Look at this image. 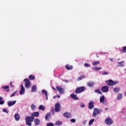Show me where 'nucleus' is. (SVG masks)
Masks as SVG:
<instances>
[{
	"instance_id": "57",
	"label": "nucleus",
	"mask_w": 126,
	"mask_h": 126,
	"mask_svg": "<svg viewBox=\"0 0 126 126\" xmlns=\"http://www.w3.org/2000/svg\"><path fill=\"white\" fill-rule=\"evenodd\" d=\"M66 82H68V81H65Z\"/></svg>"
},
{
	"instance_id": "37",
	"label": "nucleus",
	"mask_w": 126,
	"mask_h": 126,
	"mask_svg": "<svg viewBox=\"0 0 126 126\" xmlns=\"http://www.w3.org/2000/svg\"><path fill=\"white\" fill-rule=\"evenodd\" d=\"M84 66L85 67H90V64H89V63H85V64H84Z\"/></svg>"
},
{
	"instance_id": "51",
	"label": "nucleus",
	"mask_w": 126,
	"mask_h": 126,
	"mask_svg": "<svg viewBox=\"0 0 126 126\" xmlns=\"http://www.w3.org/2000/svg\"><path fill=\"white\" fill-rule=\"evenodd\" d=\"M81 79H82L81 78V77L78 78V81L81 80Z\"/></svg>"
},
{
	"instance_id": "8",
	"label": "nucleus",
	"mask_w": 126,
	"mask_h": 126,
	"mask_svg": "<svg viewBox=\"0 0 126 126\" xmlns=\"http://www.w3.org/2000/svg\"><path fill=\"white\" fill-rule=\"evenodd\" d=\"M85 90V87H81L80 88H78L75 90V93H81V92H83Z\"/></svg>"
},
{
	"instance_id": "9",
	"label": "nucleus",
	"mask_w": 126,
	"mask_h": 126,
	"mask_svg": "<svg viewBox=\"0 0 126 126\" xmlns=\"http://www.w3.org/2000/svg\"><path fill=\"white\" fill-rule=\"evenodd\" d=\"M55 110L57 113L60 112L61 110V104L60 103L58 102L55 105Z\"/></svg>"
},
{
	"instance_id": "17",
	"label": "nucleus",
	"mask_w": 126,
	"mask_h": 126,
	"mask_svg": "<svg viewBox=\"0 0 126 126\" xmlns=\"http://www.w3.org/2000/svg\"><path fill=\"white\" fill-rule=\"evenodd\" d=\"M34 122L35 126H39V125H40V120L38 119H35L34 120Z\"/></svg>"
},
{
	"instance_id": "34",
	"label": "nucleus",
	"mask_w": 126,
	"mask_h": 126,
	"mask_svg": "<svg viewBox=\"0 0 126 126\" xmlns=\"http://www.w3.org/2000/svg\"><path fill=\"white\" fill-rule=\"evenodd\" d=\"M100 64V62H99V61L93 63V65H98V64Z\"/></svg>"
},
{
	"instance_id": "28",
	"label": "nucleus",
	"mask_w": 126,
	"mask_h": 126,
	"mask_svg": "<svg viewBox=\"0 0 126 126\" xmlns=\"http://www.w3.org/2000/svg\"><path fill=\"white\" fill-rule=\"evenodd\" d=\"M39 110H42V111H45V106L42 105H40L38 107Z\"/></svg>"
},
{
	"instance_id": "16",
	"label": "nucleus",
	"mask_w": 126,
	"mask_h": 126,
	"mask_svg": "<svg viewBox=\"0 0 126 126\" xmlns=\"http://www.w3.org/2000/svg\"><path fill=\"white\" fill-rule=\"evenodd\" d=\"M63 116L64 117H65V118H67V119L71 118V114H70V113L65 112L63 114Z\"/></svg>"
},
{
	"instance_id": "5",
	"label": "nucleus",
	"mask_w": 126,
	"mask_h": 126,
	"mask_svg": "<svg viewBox=\"0 0 126 126\" xmlns=\"http://www.w3.org/2000/svg\"><path fill=\"white\" fill-rule=\"evenodd\" d=\"M24 81L25 82V86L26 88H29V87H31V83L28 79H24Z\"/></svg>"
},
{
	"instance_id": "31",
	"label": "nucleus",
	"mask_w": 126,
	"mask_h": 126,
	"mask_svg": "<svg viewBox=\"0 0 126 126\" xmlns=\"http://www.w3.org/2000/svg\"><path fill=\"white\" fill-rule=\"evenodd\" d=\"M92 69H93L94 70H100V69H102V68L99 67H94L92 68Z\"/></svg>"
},
{
	"instance_id": "56",
	"label": "nucleus",
	"mask_w": 126,
	"mask_h": 126,
	"mask_svg": "<svg viewBox=\"0 0 126 126\" xmlns=\"http://www.w3.org/2000/svg\"><path fill=\"white\" fill-rule=\"evenodd\" d=\"M108 108H106L105 109V111H107V110H108Z\"/></svg>"
},
{
	"instance_id": "44",
	"label": "nucleus",
	"mask_w": 126,
	"mask_h": 126,
	"mask_svg": "<svg viewBox=\"0 0 126 126\" xmlns=\"http://www.w3.org/2000/svg\"><path fill=\"white\" fill-rule=\"evenodd\" d=\"M71 123H75V119H73L70 120Z\"/></svg>"
},
{
	"instance_id": "19",
	"label": "nucleus",
	"mask_w": 126,
	"mask_h": 126,
	"mask_svg": "<svg viewBox=\"0 0 126 126\" xmlns=\"http://www.w3.org/2000/svg\"><path fill=\"white\" fill-rule=\"evenodd\" d=\"M94 84L95 83H94V82H89L87 83V85L88 86H89V87H93Z\"/></svg>"
},
{
	"instance_id": "33",
	"label": "nucleus",
	"mask_w": 126,
	"mask_h": 126,
	"mask_svg": "<svg viewBox=\"0 0 126 126\" xmlns=\"http://www.w3.org/2000/svg\"><path fill=\"white\" fill-rule=\"evenodd\" d=\"M95 93H97L98 94H100V95H101L102 92H101V91L99 90H96L94 91Z\"/></svg>"
},
{
	"instance_id": "48",
	"label": "nucleus",
	"mask_w": 126,
	"mask_h": 126,
	"mask_svg": "<svg viewBox=\"0 0 126 126\" xmlns=\"http://www.w3.org/2000/svg\"><path fill=\"white\" fill-rule=\"evenodd\" d=\"M10 85L11 87H13V85H12V82H11L10 83Z\"/></svg>"
},
{
	"instance_id": "32",
	"label": "nucleus",
	"mask_w": 126,
	"mask_h": 126,
	"mask_svg": "<svg viewBox=\"0 0 126 126\" xmlns=\"http://www.w3.org/2000/svg\"><path fill=\"white\" fill-rule=\"evenodd\" d=\"M94 121H95V119H94L91 120L89 121V126H91V125H92V124H93V123H94Z\"/></svg>"
},
{
	"instance_id": "3",
	"label": "nucleus",
	"mask_w": 126,
	"mask_h": 126,
	"mask_svg": "<svg viewBox=\"0 0 126 126\" xmlns=\"http://www.w3.org/2000/svg\"><path fill=\"white\" fill-rule=\"evenodd\" d=\"M106 83L109 86H113L114 85H116V84H118L119 83V81H114L112 80H110L109 81H106Z\"/></svg>"
},
{
	"instance_id": "23",
	"label": "nucleus",
	"mask_w": 126,
	"mask_h": 126,
	"mask_svg": "<svg viewBox=\"0 0 126 126\" xmlns=\"http://www.w3.org/2000/svg\"><path fill=\"white\" fill-rule=\"evenodd\" d=\"M31 110H32V111L36 110V105H35V104L33 103L31 105Z\"/></svg>"
},
{
	"instance_id": "54",
	"label": "nucleus",
	"mask_w": 126,
	"mask_h": 126,
	"mask_svg": "<svg viewBox=\"0 0 126 126\" xmlns=\"http://www.w3.org/2000/svg\"><path fill=\"white\" fill-rule=\"evenodd\" d=\"M110 60L111 61V62H113V59H110Z\"/></svg>"
},
{
	"instance_id": "21",
	"label": "nucleus",
	"mask_w": 126,
	"mask_h": 126,
	"mask_svg": "<svg viewBox=\"0 0 126 126\" xmlns=\"http://www.w3.org/2000/svg\"><path fill=\"white\" fill-rule=\"evenodd\" d=\"M71 98H72L73 100H78V97L74 94H71Z\"/></svg>"
},
{
	"instance_id": "30",
	"label": "nucleus",
	"mask_w": 126,
	"mask_h": 126,
	"mask_svg": "<svg viewBox=\"0 0 126 126\" xmlns=\"http://www.w3.org/2000/svg\"><path fill=\"white\" fill-rule=\"evenodd\" d=\"M55 125V126H62V125H63V122L61 121H57Z\"/></svg>"
},
{
	"instance_id": "10",
	"label": "nucleus",
	"mask_w": 126,
	"mask_h": 126,
	"mask_svg": "<svg viewBox=\"0 0 126 126\" xmlns=\"http://www.w3.org/2000/svg\"><path fill=\"white\" fill-rule=\"evenodd\" d=\"M20 95H24L25 94V88L23 87V85H21V90L19 92Z\"/></svg>"
},
{
	"instance_id": "43",
	"label": "nucleus",
	"mask_w": 126,
	"mask_h": 126,
	"mask_svg": "<svg viewBox=\"0 0 126 126\" xmlns=\"http://www.w3.org/2000/svg\"><path fill=\"white\" fill-rule=\"evenodd\" d=\"M4 104V101L0 100V105H3Z\"/></svg>"
},
{
	"instance_id": "7",
	"label": "nucleus",
	"mask_w": 126,
	"mask_h": 126,
	"mask_svg": "<svg viewBox=\"0 0 126 126\" xmlns=\"http://www.w3.org/2000/svg\"><path fill=\"white\" fill-rule=\"evenodd\" d=\"M101 91H102V92H103V93H106L107 92H109V87L107 86H103L101 88Z\"/></svg>"
},
{
	"instance_id": "35",
	"label": "nucleus",
	"mask_w": 126,
	"mask_h": 126,
	"mask_svg": "<svg viewBox=\"0 0 126 126\" xmlns=\"http://www.w3.org/2000/svg\"><path fill=\"white\" fill-rule=\"evenodd\" d=\"M2 89H6L7 91H9V89H8V88H9V87H8V86H3L2 87Z\"/></svg>"
},
{
	"instance_id": "39",
	"label": "nucleus",
	"mask_w": 126,
	"mask_h": 126,
	"mask_svg": "<svg viewBox=\"0 0 126 126\" xmlns=\"http://www.w3.org/2000/svg\"><path fill=\"white\" fill-rule=\"evenodd\" d=\"M46 126H54V124L52 123H47Z\"/></svg>"
},
{
	"instance_id": "13",
	"label": "nucleus",
	"mask_w": 126,
	"mask_h": 126,
	"mask_svg": "<svg viewBox=\"0 0 126 126\" xmlns=\"http://www.w3.org/2000/svg\"><path fill=\"white\" fill-rule=\"evenodd\" d=\"M39 112H34L32 113L31 116L32 118H36L37 117H39Z\"/></svg>"
},
{
	"instance_id": "25",
	"label": "nucleus",
	"mask_w": 126,
	"mask_h": 126,
	"mask_svg": "<svg viewBox=\"0 0 126 126\" xmlns=\"http://www.w3.org/2000/svg\"><path fill=\"white\" fill-rule=\"evenodd\" d=\"M29 78L30 80H34L35 79V76H34L33 75H30L29 76Z\"/></svg>"
},
{
	"instance_id": "6",
	"label": "nucleus",
	"mask_w": 126,
	"mask_h": 126,
	"mask_svg": "<svg viewBox=\"0 0 126 126\" xmlns=\"http://www.w3.org/2000/svg\"><path fill=\"white\" fill-rule=\"evenodd\" d=\"M56 89L60 94H63L64 93V89L62 87L57 86Z\"/></svg>"
},
{
	"instance_id": "49",
	"label": "nucleus",
	"mask_w": 126,
	"mask_h": 126,
	"mask_svg": "<svg viewBox=\"0 0 126 126\" xmlns=\"http://www.w3.org/2000/svg\"><path fill=\"white\" fill-rule=\"evenodd\" d=\"M86 123H87V121H84L83 122V124H84V125H86Z\"/></svg>"
},
{
	"instance_id": "45",
	"label": "nucleus",
	"mask_w": 126,
	"mask_h": 126,
	"mask_svg": "<svg viewBox=\"0 0 126 126\" xmlns=\"http://www.w3.org/2000/svg\"><path fill=\"white\" fill-rule=\"evenodd\" d=\"M45 98L46 101H48V94H46V95H45Z\"/></svg>"
},
{
	"instance_id": "20",
	"label": "nucleus",
	"mask_w": 126,
	"mask_h": 126,
	"mask_svg": "<svg viewBox=\"0 0 126 126\" xmlns=\"http://www.w3.org/2000/svg\"><path fill=\"white\" fill-rule=\"evenodd\" d=\"M37 91V86L33 85L32 87V92H36Z\"/></svg>"
},
{
	"instance_id": "38",
	"label": "nucleus",
	"mask_w": 126,
	"mask_h": 126,
	"mask_svg": "<svg viewBox=\"0 0 126 126\" xmlns=\"http://www.w3.org/2000/svg\"><path fill=\"white\" fill-rule=\"evenodd\" d=\"M2 112H3V113H6V114H8V110H6V109H3Z\"/></svg>"
},
{
	"instance_id": "15",
	"label": "nucleus",
	"mask_w": 126,
	"mask_h": 126,
	"mask_svg": "<svg viewBox=\"0 0 126 126\" xmlns=\"http://www.w3.org/2000/svg\"><path fill=\"white\" fill-rule=\"evenodd\" d=\"M16 103V101H8L7 102V105L8 107H11V106H13V105H15V103Z\"/></svg>"
},
{
	"instance_id": "2",
	"label": "nucleus",
	"mask_w": 126,
	"mask_h": 126,
	"mask_svg": "<svg viewBox=\"0 0 126 126\" xmlns=\"http://www.w3.org/2000/svg\"><path fill=\"white\" fill-rule=\"evenodd\" d=\"M102 112H103V110L102 109L94 108L93 113V117H94V118H96L97 115H99V114H100V113H102Z\"/></svg>"
},
{
	"instance_id": "1",
	"label": "nucleus",
	"mask_w": 126,
	"mask_h": 126,
	"mask_svg": "<svg viewBox=\"0 0 126 126\" xmlns=\"http://www.w3.org/2000/svg\"><path fill=\"white\" fill-rule=\"evenodd\" d=\"M34 121V118L32 116H27L26 117V124L27 126H32V122Z\"/></svg>"
},
{
	"instance_id": "58",
	"label": "nucleus",
	"mask_w": 126,
	"mask_h": 126,
	"mask_svg": "<svg viewBox=\"0 0 126 126\" xmlns=\"http://www.w3.org/2000/svg\"><path fill=\"white\" fill-rule=\"evenodd\" d=\"M125 95H126V92L125 93Z\"/></svg>"
},
{
	"instance_id": "26",
	"label": "nucleus",
	"mask_w": 126,
	"mask_h": 126,
	"mask_svg": "<svg viewBox=\"0 0 126 126\" xmlns=\"http://www.w3.org/2000/svg\"><path fill=\"white\" fill-rule=\"evenodd\" d=\"M41 93L42 95H47L48 94V93L47 92V91L45 90H42L41 91Z\"/></svg>"
},
{
	"instance_id": "18",
	"label": "nucleus",
	"mask_w": 126,
	"mask_h": 126,
	"mask_svg": "<svg viewBox=\"0 0 126 126\" xmlns=\"http://www.w3.org/2000/svg\"><path fill=\"white\" fill-rule=\"evenodd\" d=\"M113 91L114 93H119V92L121 91V88H120L119 87L114 88L113 89Z\"/></svg>"
},
{
	"instance_id": "24",
	"label": "nucleus",
	"mask_w": 126,
	"mask_h": 126,
	"mask_svg": "<svg viewBox=\"0 0 126 126\" xmlns=\"http://www.w3.org/2000/svg\"><path fill=\"white\" fill-rule=\"evenodd\" d=\"M65 68H66V69H67V70H70V69H72L73 68L72 65H66L65 66Z\"/></svg>"
},
{
	"instance_id": "47",
	"label": "nucleus",
	"mask_w": 126,
	"mask_h": 126,
	"mask_svg": "<svg viewBox=\"0 0 126 126\" xmlns=\"http://www.w3.org/2000/svg\"><path fill=\"white\" fill-rule=\"evenodd\" d=\"M126 112V109H124L123 110L121 111V113H125Z\"/></svg>"
},
{
	"instance_id": "55",
	"label": "nucleus",
	"mask_w": 126,
	"mask_h": 126,
	"mask_svg": "<svg viewBox=\"0 0 126 126\" xmlns=\"http://www.w3.org/2000/svg\"><path fill=\"white\" fill-rule=\"evenodd\" d=\"M53 89H54V90H56V88H53Z\"/></svg>"
},
{
	"instance_id": "40",
	"label": "nucleus",
	"mask_w": 126,
	"mask_h": 126,
	"mask_svg": "<svg viewBox=\"0 0 126 126\" xmlns=\"http://www.w3.org/2000/svg\"><path fill=\"white\" fill-rule=\"evenodd\" d=\"M16 93H17V91H16L15 92L13 93L11 95V97H14V96H15V94H16Z\"/></svg>"
},
{
	"instance_id": "46",
	"label": "nucleus",
	"mask_w": 126,
	"mask_h": 126,
	"mask_svg": "<svg viewBox=\"0 0 126 126\" xmlns=\"http://www.w3.org/2000/svg\"><path fill=\"white\" fill-rule=\"evenodd\" d=\"M80 77L82 79H83V78H85V76L84 75H81Z\"/></svg>"
},
{
	"instance_id": "52",
	"label": "nucleus",
	"mask_w": 126,
	"mask_h": 126,
	"mask_svg": "<svg viewBox=\"0 0 126 126\" xmlns=\"http://www.w3.org/2000/svg\"><path fill=\"white\" fill-rule=\"evenodd\" d=\"M56 97H57V95H55L53 96V99H56Z\"/></svg>"
},
{
	"instance_id": "27",
	"label": "nucleus",
	"mask_w": 126,
	"mask_h": 126,
	"mask_svg": "<svg viewBox=\"0 0 126 126\" xmlns=\"http://www.w3.org/2000/svg\"><path fill=\"white\" fill-rule=\"evenodd\" d=\"M124 62L125 61H122V62H119L118 63L119 65H118V66H122V67L125 66V64H122V63H124Z\"/></svg>"
},
{
	"instance_id": "4",
	"label": "nucleus",
	"mask_w": 126,
	"mask_h": 126,
	"mask_svg": "<svg viewBox=\"0 0 126 126\" xmlns=\"http://www.w3.org/2000/svg\"><path fill=\"white\" fill-rule=\"evenodd\" d=\"M114 121L110 117H107L105 120V123L108 126H111L113 124Z\"/></svg>"
},
{
	"instance_id": "36",
	"label": "nucleus",
	"mask_w": 126,
	"mask_h": 126,
	"mask_svg": "<svg viewBox=\"0 0 126 126\" xmlns=\"http://www.w3.org/2000/svg\"><path fill=\"white\" fill-rule=\"evenodd\" d=\"M120 52H123V53H126V46L123 47V49L120 50Z\"/></svg>"
},
{
	"instance_id": "12",
	"label": "nucleus",
	"mask_w": 126,
	"mask_h": 126,
	"mask_svg": "<svg viewBox=\"0 0 126 126\" xmlns=\"http://www.w3.org/2000/svg\"><path fill=\"white\" fill-rule=\"evenodd\" d=\"M99 101L100 103H101L102 104H105V95H101L100 97Z\"/></svg>"
},
{
	"instance_id": "11",
	"label": "nucleus",
	"mask_w": 126,
	"mask_h": 126,
	"mask_svg": "<svg viewBox=\"0 0 126 126\" xmlns=\"http://www.w3.org/2000/svg\"><path fill=\"white\" fill-rule=\"evenodd\" d=\"M94 104H95V102L93 101H90L89 102L88 108L90 110H92V109H93V108H94Z\"/></svg>"
},
{
	"instance_id": "50",
	"label": "nucleus",
	"mask_w": 126,
	"mask_h": 126,
	"mask_svg": "<svg viewBox=\"0 0 126 126\" xmlns=\"http://www.w3.org/2000/svg\"><path fill=\"white\" fill-rule=\"evenodd\" d=\"M56 97H57V98H61V95H56Z\"/></svg>"
},
{
	"instance_id": "42",
	"label": "nucleus",
	"mask_w": 126,
	"mask_h": 126,
	"mask_svg": "<svg viewBox=\"0 0 126 126\" xmlns=\"http://www.w3.org/2000/svg\"><path fill=\"white\" fill-rule=\"evenodd\" d=\"M109 73L108 72H105L102 73V75H108Z\"/></svg>"
},
{
	"instance_id": "41",
	"label": "nucleus",
	"mask_w": 126,
	"mask_h": 126,
	"mask_svg": "<svg viewBox=\"0 0 126 126\" xmlns=\"http://www.w3.org/2000/svg\"><path fill=\"white\" fill-rule=\"evenodd\" d=\"M80 107L81 108H85V104H84V103H81L80 104Z\"/></svg>"
},
{
	"instance_id": "29",
	"label": "nucleus",
	"mask_w": 126,
	"mask_h": 126,
	"mask_svg": "<svg viewBox=\"0 0 126 126\" xmlns=\"http://www.w3.org/2000/svg\"><path fill=\"white\" fill-rule=\"evenodd\" d=\"M49 118H51V114H50V113H48L45 116V120H46V121H48Z\"/></svg>"
},
{
	"instance_id": "22",
	"label": "nucleus",
	"mask_w": 126,
	"mask_h": 126,
	"mask_svg": "<svg viewBox=\"0 0 126 126\" xmlns=\"http://www.w3.org/2000/svg\"><path fill=\"white\" fill-rule=\"evenodd\" d=\"M117 100H122L123 99V94L121 93L117 95Z\"/></svg>"
},
{
	"instance_id": "53",
	"label": "nucleus",
	"mask_w": 126,
	"mask_h": 126,
	"mask_svg": "<svg viewBox=\"0 0 126 126\" xmlns=\"http://www.w3.org/2000/svg\"><path fill=\"white\" fill-rule=\"evenodd\" d=\"M0 100H2V97L0 96Z\"/></svg>"
},
{
	"instance_id": "14",
	"label": "nucleus",
	"mask_w": 126,
	"mask_h": 126,
	"mask_svg": "<svg viewBox=\"0 0 126 126\" xmlns=\"http://www.w3.org/2000/svg\"><path fill=\"white\" fill-rule=\"evenodd\" d=\"M15 120L16 122H18L20 120V115L18 113H16L14 115Z\"/></svg>"
}]
</instances>
